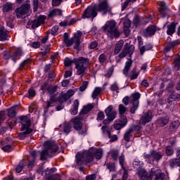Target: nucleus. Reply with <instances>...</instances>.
<instances>
[{"mask_svg":"<svg viewBox=\"0 0 180 180\" xmlns=\"http://www.w3.org/2000/svg\"><path fill=\"white\" fill-rule=\"evenodd\" d=\"M102 154H103V150L101 148L86 151L81 155H77L76 163L79 167H82V165L92 162L94 157H96L97 160H101Z\"/></svg>","mask_w":180,"mask_h":180,"instance_id":"obj_1","label":"nucleus"},{"mask_svg":"<svg viewBox=\"0 0 180 180\" xmlns=\"http://www.w3.org/2000/svg\"><path fill=\"white\" fill-rule=\"evenodd\" d=\"M102 29L110 39H117L120 37V32L117 30V23L115 20L108 21Z\"/></svg>","mask_w":180,"mask_h":180,"instance_id":"obj_2","label":"nucleus"},{"mask_svg":"<svg viewBox=\"0 0 180 180\" xmlns=\"http://www.w3.org/2000/svg\"><path fill=\"white\" fill-rule=\"evenodd\" d=\"M44 146V149L41 153L40 160H41V161L47 160V157H53L58 151V146H57L56 143H53L50 141H46Z\"/></svg>","mask_w":180,"mask_h":180,"instance_id":"obj_3","label":"nucleus"},{"mask_svg":"<svg viewBox=\"0 0 180 180\" xmlns=\"http://www.w3.org/2000/svg\"><path fill=\"white\" fill-rule=\"evenodd\" d=\"M141 96V94L140 93L136 92L134 93L131 95V96L129 98V96H125L122 99V103L127 106L129 105V102L130 101L131 103H132V106L130 108V113L132 115H134L136 113V110L139 109V105L140 103L139 99Z\"/></svg>","mask_w":180,"mask_h":180,"instance_id":"obj_4","label":"nucleus"},{"mask_svg":"<svg viewBox=\"0 0 180 180\" xmlns=\"http://www.w3.org/2000/svg\"><path fill=\"white\" fill-rule=\"evenodd\" d=\"M20 123H21V130L24 131L22 132L19 136V139L21 140H25L26 139V134H30L33 129H30V126H32V121L27 116H21L20 117Z\"/></svg>","mask_w":180,"mask_h":180,"instance_id":"obj_5","label":"nucleus"},{"mask_svg":"<svg viewBox=\"0 0 180 180\" xmlns=\"http://www.w3.org/2000/svg\"><path fill=\"white\" fill-rule=\"evenodd\" d=\"M17 19H22L25 15L29 16L32 13L30 4L25 3L15 10Z\"/></svg>","mask_w":180,"mask_h":180,"instance_id":"obj_6","label":"nucleus"},{"mask_svg":"<svg viewBox=\"0 0 180 180\" xmlns=\"http://www.w3.org/2000/svg\"><path fill=\"white\" fill-rule=\"evenodd\" d=\"M71 124L73 126V129L78 131L79 134L82 136L88 131V127L86 126H82V122H81V118L79 117H75L70 120Z\"/></svg>","mask_w":180,"mask_h":180,"instance_id":"obj_7","label":"nucleus"},{"mask_svg":"<svg viewBox=\"0 0 180 180\" xmlns=\"http://www.w3.org/2000/svg\"><path fill=\"white\" fill-rule=\"evenodd\" d=\"M143 158L146 160L148 164H151L152 162H154V161L158 162L160 160L162 159V153L160 151L153 150H150V153H145L143 154Z\"/></svg>","mask_w":180,"mask_h":180,"instance_id":"obj_8","label":"nucleus"},{"mask_svg":"<svg viewBox=\"0 0 180 180\" xmlns=\"http://www.w3.org/2000/svg\"><path fill=\"white\" fill-rule=\"evenodd\" d=\"M82 36V32L77 31L75 33L74 36L70 39L69 43L68 44L67 47H71L73 46V49L75 50H80V44H81V37Z\"/></svg>","mask_w":180,"mask_h":180,"instance_id":"obj_9","label":"nucleus"},{"mask_svg":"<svg viewBox=\"0 0 180 180\" xmlns=\"http://www.w3.org/2000/svg\"><path fill=\"white\" fill-rule=\"evenodd\" d=\"M140 180H153V175H154V169H151L148 173L144 169H139L136 172Z\"/></svg>","mask_w":180,"mask_h":180,"instance_id":"obj_10","label":"nucleus"},{"mask_svg":"<svg viewBox=\"0 0 180 180\" xmlns=\"http://www.w3.org/2000/svg\"><path fill=\"white\" fill-rule=\"evenodd\" d=\"M96 11H97V12H103L104 15H106L108 12L112 11V8L109 6V4H108V1L103 0L100 1L96 6Z\"/></svg>","mask_w":180,"mask_h":180,"instance_id":"obj_11","label":"nucleus"},{"mask_svg":"<svg viewBox=\"0 0 180 180\" xmlns=\"http://www.w3.org/2000/svg\"><path fill=\"white\" fill-rule=\"evenodd\" d=\"M98 16V12H96V8L89 6L83 13L82 14V19H86L89 18H96Z\"/></svg>","mask_w":180,"mask_h":180,"instance_id":"obj_12","label":"nucleus"},{"mask_svg":"<svg viewBox=\"0 0 180 180\" xmlns=\"http://www.w3.org/2000/svg\"><path fill=\"white\" fill-rule=\"evenodd\" d=\"M120 117L118 120L114 122V129H115V130H120L127 126V117L126 116H121Z\"/></svg>","mask_w":180,"mask_h":180,"instance_id":"obj_13","label":"nucleus"},{"mask_svg":"<svg viewBox=\"0 0 180 180\" xmlns=\"http://www.w3.org/2000/svg\"><path fill=\"white\" fill-rule=\"evenodd\" d=\"M153 119V112L151 111L148 110L145 113L142 115L139 120V124H141L142 126H146L147 123H150Z\"/></svg>","mask_w":180,"mask_h":180,"instance_id":"obj_14","label":"nucleus"},{"mask_svg":"<svg viewBox=\"0 0 180 180\" xmlns=\"http://www.w3.org/2000/svg\"><path fill=\"white\" fill-rule=\"evenodd\" d=\"M46 20V15H39L38 18H35L32 22H29L28 25H31L32 29H36L41 26V25H44Z\"/></svg>","mask_w":180,"mask_h":180,"instance_id":"obj_15","label":"nucleus"},{"mask_svg":"<svg viewBox=\"0 0 180 180\" xmlns=\"http://www.w3.org/2000/svg\"><path fill=\"white\" fill-rule=\"evenodd\" d=\"M73 63L74 64H79V65L86 67V68H88V67L91 65V60H89V58L85 57H79L75 58Z\"/></svg>","mask_w":180,"mask_h":180,"instance_id":"obj_16","label":"nucleus"},{"mask_svg":"<svg viewBox=\"0 0 180 180\" xmlns=\"http://www.w3.org/2000/svg\"><path fill=\"white\" fill-rule=\"evenodd\" d=\"M105 113L110 120H115L116 119V116L117 115V112L115 110H113V106L109 105L107 108L105 110Z\"/></svg>","mask_w":180,"mask_h":180,"instance_id":"obj_17","label":"nucleus"},{"mask_svg":"<svg viewBox=\"0 0 180 180\" xmlns=\"http://www.w3.org/2000/svg\"><path fill=\"white\" fill-rule=\"evenodd\" d=\"M155 32H157V28H155V26H149L145 31H143V36L144 37H150L151 36H154V34H155Z\"/></svg>","mask_w":180,"mask_h":180,"instance_id":"obj_18","label":"nucleus"},{"mask_svg":"<svg viewBox=\"0 0 180 180\" xmlns=\"http://www.w3.org/2000/svg\"><path fill=\"white\" fill-rule=\"evenodd\" d=\"M153 174L155 175V180H169V177L165 175V174L162 173L160 169L154 171Z\"/></svg>","mask_w":180,"mask_h":180,"instance_id":"obj_19","label":"nucleus"},{"mask_svg":"<svg viewBox=\"0 0 180 180\" xmlns=\"http://www.w3.org/2000/svg\"><path fill=\"white\" fill-rule=\"evenodd\" d=\"M95 108V103H89L86 105H84L79 112L80 115H88L92 109Z\"/></svg>","mask_w":180,"mask_h":180,"instance_id":"obj_20","label":"nucleus"},{"mask_svg":"<svg viewBox=\"0 0 180 180\" xmlns=\"http://www.w3.org/2000/svg\"><path fill=\"white\" fill-rule=\"evenodd\" d=\"M131 65H133V60L131 59H129L126 63L124 68L123 69V74L125 77H129V71H130V68H131Z\"/></svg>","mask_w":180,"mask_h":180,"instance_id":"obj_21","label":"nucleus"},{"mask_svg":"<svg viewBox=\"0 0 180 180\" xmlns=\"http://www.w3.org/2000/svg\"><path fill=\"white\" fill-rule=\"evenodd\" d=\"M170 40H171V37H169L167 40V45L165 48V50L166 51H169V50H171V49H174V47H175V46H178V44H179L178 41H171Z\"/></svg>","mask_w":180,"mask_h":180,"instance_id":"obj_22","label":"nucleus"},{"mask_svg":"<svg viewBox=\"0 0 180 180\" xmlns=\"http://www.w3.org/2000/svg\"><path fill=\"white\" fill-rule=\"evenodd\" d=\"M23 56V51L22 49H17L16 51L11 56V58L14 63H16L18 60L20 59V57Z\"/></svg>","mask_w":180,"mask_h":180,"instance_id":"obj_23","label":"nucleus"},{"mask_svg":"<svg viewBox=\"0 0 180 180\" xmlns=\"http://www.w3.org/2000/svg\"><path fill=\"white\" fill-rule=\"evenodd\" d=\"M158 5L160 6L159 7V12H160V13H162V15H163V16H166L167 13L168 12V8L165 5V2L159 1Z\"/></svg>","mask_w":180,"mask_h":180,"instance_id":"obj_24","label":"nucleus"},{"mask_svg":"<svg viewBox=\"0 0 180 180\" xmlns=\"http://www.w3.org/2000/svg\"><path fill=\"white\" fill-rule=\"evenodd\" d=\"M179 126H180L179 120H175L172 122V123L169 127V131H170V133H175V131H176Z\"/></svg>","mask_w":180,"mask_h":180,"instance_id":"obj_25","label":"nucleus"},{"mask_svg":"<svg viewBox=\"0 0 180 180\" xmlns=\"http://www.w3.org/2000/svg\"><path fill=\"white\" fill-rule=\"evenodd\" d=\"M8 32L5 27H0V41H4L5 40H8Z\"/></svg>","mask_w":180,"mask_h":180,"instance_id":"obj_26","label":"nucleus"},{"mask_svg":"<svg viewBox=\"0 0 180 180\" xmlns=\"http://www.w3.org/2000/svg\"><path fill=\"white\" fill-rule=\"evenodd\" d=\"M77 22V19L75 18H67L65 20L60 22V26L65 27V26H71V25Z\"/></svg>","mask_w":180,"mask_h":180,"instance_id":"obj_27","label":"nucleus"},{"mask_svg":"<svg viewBox=\"0 0 180 180\" xmlns=\"http://www.w3.org/2000/svg\"><path fill=\"white\" fill-rule=\"evenodd\" d=\"M75 68L77 70L76 74L77 75H84L85 74V71H86V68L85 66L79 65L78 63H75Z\"/></svg>","mask_w":180,"mask_h":180,"instance_id":"obj_28","label":"nucleus"},{"mask_svg":"<svg viewBox=\"0 0 180 180\" xmlns=\"http://www.w3.org/2000/svg\"><path fill=\"white\" fill-rule=\"evenodd\" d=\"M49 53H50V45L44 46L39 53V56H41L43 58H47Z\"/></svg>","mask_w":180,"mask_h":180,"instance_id":"obj_29","label":"nucleus"},{"mask_svg":"<svg viewBox=\"0 0 180 180\" xmlns=\"http://www.w3.org/2000/svg\"><path fill=\"white\" fill-rule=\"evenodd\" d=\"M175 101H180V94L171 93L167 98L169 105H172V102H175Z\"/></svg>","mask_w":180,"mask_h":180,"instance_id":"obj_30","label":"nucleus"},{"mask_svg":"<svg viewBox=\"0 0 180 180\" xmlns=\"http://www.w3.org/2000/svg\"><path fill=\"white\" fill-rule=\"evenodd\" d=\"M30 155L31 157L28 158V167H32L34 165V160H36V157L37 156V152L36 150L31 151Z\"/></svg>","mask_w":180,"mask_h":180,"instance_id":"obj_31","label":"nucleus"},{"mask_svg":"<svg viewBox=\"0 0 180 180\" xmlns=\"http://www.w3.org/2000/svg\"><path fill=\"white\" fill-rule=\"evenodd\" d=\"M63 11L61 9L55 8L51 11L48 15L49 18H54V16H61Z\"/></svg>","mask_w":180,"mask_h":180,"instance_id":"obj_32","label":"nucleus"},{"mask_svg":"<svg viewBox=\"0 0 180 180\" xmlns=\"http://www.w3.org/2000/svg\"><path fill=\"white\" fill-rule=\"evenodd\" d=\"M151 49H153V45H151V44H146L144 46L139 47L141 56H143L144 53H146V51H148L151 50Z\"/></svg>","mask_w":180,"mask_h":180,"instance_id":"obj_33","label":"nucleus"},{"mask_svg":"<svg viewBox=\"0 0 180 180\" xmlns=\"http://www.w3.org/2000/svg\"><path fill=\"white\" fill-rule=\"evenodd\" d=\"M176 25L175 22H172L170 25H167V33L169 36H172L175 33V29Z\"/></svg>","mask_w":180,"mask_h":180,"instance_id":"obj_34","label":"nucleus"},{"mask_svg":"<svg viewBox=\"0 0 180 180\" xmlns=\"http://www.w3.org/2000/svg\"><path fill=\"white\" fill-rule=\"evenodd\" d=\"M169 165L171 168H175V167H180V159L178 158H173L169 160Z\"/></svg>","mask_w":180,"mask_h":180,"instance_id":"obj_35","label":"nucleus"},{"mask_svg":"<svg viewBox=\"0 0 180 180\" xmlns=\"http://www.w3.org/2000/svg\"><path fill=\"white\" fill-rule=\"evenodd\" d=\"M139 75H140V72L137 71V68H134L130 72L129 78L130 79H137L139 78Z\"/></svg>","mask_w":180,"mask_h":180,"instance_id":"obj_36","label":"nucleus"},{"mask_svg":"<svg viewBox=\"0 0 180 180\" xmlns=\"http://www.w3.org/2000/svg\"><path fill=\"white\" fill-rule=\"evenodd\" d=\"M123 44H124L123 40H120L117 43L114 49L115 54H119L120 53V51L123 49Z\"/></svg>","mask_w":180,"mask_h":180,"instance_id":"obj_37","label":"nucleus"},{"mask_svg":"<svg viewBox=\"0 0 180 180\" xmlns=\"http://www.w3.org/2000/svg\"><path fill=\"white\" fill-rule=\"evenodd\" d=\"M124 50L127 53V55L131 56V54L134 53V46L133 45L129 46L127 44H125Z\"/></svg>","mask_w":180,"mask_h":180,"instance_id":"obj_38","label":"nucleus"},{"mask_svg":"<svg viewBox=\"0 0 180 180\" xmlns=\"http://www.w3.org/2000/svg\"><path fill=\"white\" fill-rule=\"evenodd\" d=\"M131 133H133L132 128L127 129L124 134V140L125 141H127V143H129V141H130V137H131V136H133L131 134Z\"/></svg>","mask_w":180,"mask_h":180,"instance_id":"obj_39","label":"nucleus"},{"mask_svg":"<svg viewBox=\"0 0 180 180\" xmlns=\"http://www.w3.org/2000/svg\"><path fill=\"white\" fill-rule=\"evenodd\" d=\"M71 129H72V125L71 124V121L69 122L65 123L63 124V131L66 134L71 132Z\"/></svg>","mask_w":180,"mask_h":180,"instance_id":"obj_40","label":"nucleus"},{"mask_svg":"<svg viewBox=\"0 0 180 180\" xmlns=\"http://www.w3.org/2000/svg\"><path fill=\"white\" fill-rule=\"evenodd\" d=\"M79 107V101L75 100L73 103V110L71 112V115L75 116L78 113V108Z\"/></svg>","mask_w":180,"mask_h":180,"instance_id":"obj_41","label":"nucleus"},{"mask_svg":"<svg viewBox=\"0 0 180 180\" xmlns=\"http://www.w3.org/2000/svg\"><path fill=\"white\" fill-rule=\"evenodd\" d=\"M109 155L114 160V161H117V158H119V150L112 149L110 150Z\"/></svg>","mask_w":180,"mask_h":180,"instance_id":"obj_42","label":"nucleus"},{"mask_svg":"<svg viewBox=\"0 0 180 180\" xmlns=\"http://www.w3.org/2000/svg\"><path fill=\"white\" fill-rule=\"evenodd\" d=\"M13 8V4L11 2H6L3 6V12H9Z\"/></svg>","mask_w":180,"mask_h":180,"instance_id":"obj_43","label":"nucleus"},{"mask_svg":"<svg viewBox=\"0 0 180 180\" xmlns=\"http://www.w3.org/2000/svg\"><path fill=\"white\" fill-rule=\"evenodd\" d=\"M127 110V108H126V106H124L123 104L119 105L118 112H119L120 117L125 116L124 113L126 112Z\"/></svg>","mask_w":180,"mask_h":180,"instance_id":"obj_44","label":"nucleus"},{"mask_svg":"<svg viewBox=\"0 0 180 180\" xmlns=\"http://www.w3.org/2000/svg\"><path fill=\"white\" fill-rule=\"evenodd\" d=\"M101 92H102V88L96 87L91 94V98H93V99H96V98L99 96V94H101Z\"/></svg>","mask_w":180,"mask_h":180,"instance_id":"obj_45","label":"nucleus"},{"mask_svg":"<svg viewBox=\"0 0 180 180\" xmlns=\"http://www.w3.org/2000/svg\"><path fill=\"white\" fill-rule=\"evenodd\" d=\"M23 167H25V162L23 160H21L19 164L15 167V172L18 174H20L22 171L23 170Z\"/></svg>","mask_w":180,"mask_h":180,"instance_id":"obj_46","label":"nucleus"},{"mask_svg":"<svg viewBox=\"0 0 180 180\" xmlns=\"http://www.w3.org/2000/svg\"><path fill=\"white\" fill-rule=\"evenodd\" d=\"M174 68L176 71H179L180 70V56H178L174 59Z\"/></svg>","mask_w":180,"mask_h":180,"instance_id":"obj_47","label":"nucleus"},{"mask_svg":"<svg viewBox=\"0 0 180 180\" xmlns=\"http://www.w3.org/2000/svg\"><path fill=\"white\" fill-rule=\"evenodd\" d=\"M160 124H163V126H167L168 122H169V117L165 116V117H162L158 120Z\"/></svg>","mask_w":180,"mask_h":180,"instance_id":"obj_48","label":"nucleus"},{"mask_svg":"<svg viewBox=\"0 0 180 180\" xmlns=\"http://www.w3.org/2000/svg\"><path fill=\"white\" fill-rule=\"evenodd\" d=\"M56 98L54 96H51L50 101H47L46 104V108L49 109V108H53L54 106V104L56 103Z\"/></svg>","mask_w":180,"mask_h":180,"instance_id":"obj_49","label":"nucleus"},{"mask_svg":"<svg viewBox=\"0 0 180 180\" xmlns=\"http://www.w3.org/2000/svg\"><path fill=\"white\" fill-rule=\"evenodd\" d=\"M8 117H15L16 116V107H11L8 109Z\"/></svg>","mask_w":180,"mask_h":180,"instance_id":"obj_50","label":"nucleus"},{"mask_svg":"<svg viewBox=\"0 0 180 180\" xmlns=\"http://www.w3.org/2000/svg\"><path fill=\"white\" fill-rule=\"evenodd\" d=\"M165 153L169 157L171 155H174V147L171 146H167L165 148Z\"/></svg>","mask_w":180,"mask_h":180,"instance_id":"obj_51","label":"nucleus"},{"mask_svg":"<svg viewBox=\"0 0 180 180\" xmlns=\"http://www.w3.org/2000/svg\"><path fill=\"white\" fill-rule=\"evenodd\" d=\"M74 94H75V92L73 90L70 89L69 91H68L66 94H65L63 95V98H64V99H65V101H67V100L70 99V98H71V96H74Z\"/></svg>","mask_w":180,"mask_h":180,"instance_id":"obj_52","label":"nucleus"},{"mask_svg":"<svg viewBox=\"0 0 180 180\" xmlns=\"http://www.w3.org/2000/svg\"><path fill=\"white\" fill-rule=\"evenodd\" d=\"M119 85L117 84V82H115L113 84L110 86V90L113 92H116L117 94H119Z\"/></svg>","mask_w":180,"mask_h":180,"instance_id":"obj_53","label":"nucleus"},{"mask_svg":"<svg viewBox=\"0 0 180 180\" xmlns=\"http://www.w3.org/2000/svg\"><path fill=\"white\" fill-rule=\"evenodd\" d=\"M119 163H120V165H121L122 169H127V168L124 167V156L123 155H121L119 157Z\"/></svg>","mask_w":180,"mask_h":180,"instance_id":"obj_54","label":"nucleus"},{"mask_svg":"<svg viewBox=\"0 0 180 180\" xmlns=\"http://www.w3.org/2000/svg\"><path fill=\"white\" fill-rule=\"evenodd\" d=\"M98 61L100 64H105V62L106 61V55L101 53L98 57Z\"/></svg>","mask_w":180,"mask_h":180,"instance_id":"obj_55","label":"nucleus"},{"mask_svg":"<svg viewBox=\"0 0 180 180\" xmlns=\"http://www.w3.org/2000/svg\"><path fill=\"white\" fill-rule=\"evenodd\" d=\"M47 91L49 95H53L57 91V86L50 85Z\"/></svg>","mask_w":180,"mask_h":180,"instance_id":"obj_56","label":"nucleus"},{"mask_svg":"<svg viewBox=\"0 0 180 180\" xmlns=\"http://www.w3.org/2000/svg\"><path fill=\"white\" fill-rule=\"evenodd\" d=\"M102 133L104 134V136H106L108 137L109 136V134L110 133V131L108 129V126H103L101 127Z\"/></svg>","mask_w":180,"mask_h":180,"instance_id":"obj_57","label":"nucleus"},{"mask_svg":"<svg viewBox=\"0 0 180 180\" xmlns=\"http://www.w3.org/2000/svg\"><path fill=\"white\" fill-rule=\"evenodd\" d=\"M50 87V85L47 82H44L41 86V91L43 92H46V91L49 90V88Z\"/></svg>","mask_w":180,"mask_h":180,"instance_id":"obj_58","label":"nucleus"},{"mask_svg":"<svg viewBox=\"0 0 180 180\" xmlns=\"http://www.w3.org/2000/svg\"><path fill=\"white\" fill-rule=\"evenodd\" d=\"M72 63H74V60H72L71 59H70L68 58H65L64 60V65H65V67L71 66Z\"/></svg>","mask_w":180,"mask_h":180,"instance_id":"obj_59","label":"nucleus"},{"mask_svg":"<svg viewBox=\"0 0 180 180\" xmlns=\"http://www.w3.org/2000/svg\"><path fill=\"white\" fill-rule=\"evenodd\" d=\"M57 32H58V25H55L51 30V34L56 36V34H57Z\"/></svg>","mask_w":180,"mask_h":180,"instance_id":"obj_60","label":"nucleus"},{"mask_svg":"<svg viewBox=\"0 0 180 180\" xmlns=\"http://www.w3.org/2000/svg\"><path fill=\"white\" fill-rule=\"evenodd\" d=\"M88 84H89L88 82H84L81 85V86L79 87V91L81 92H84V91H85V89L88 88Z\"/></svg>","mask_w":180,"mask_h":180,"instance_id":"obj_61","label":"nucleus"},{"mask_svg":"<svg viewBox=\"0 0 180 180\" xmlns=\"http://www.w3.org/2000/svg\"><path fill=\"white\" fill-rule=\"evenodd\" d=\"M122 170L124 171L122 180H127V178H129V170L127 169H122Z\"/></svg>","mask_w":180,"mask_h":180,"instance_id":"obj_62","label":"nucleus"},{"mask_svg":"<svg viewBox=\"0 0 180 180\" xmlns=\"http://www.w3.org/2000/svg\"><path fill=\"white\" fill-rule=\"evenodd\" d=\"M28 95L30 98L36 96V91L33 89V88L30 89L28 91Z\"/></svg>","mask_w":180,"mask_h":180,"instance_id":"obj_63","label":"nucleus"},{"mask_svg":"<svg viewBox=\"0 0 180 180\" xmlns=\"http://www.w3.org/2000/svg\"><path fill=\"white\" fill-rule=\"evenodd\" d=\"M63 41L66 44V46H68L70 43V39H68V33L67 32H65L63 35Z\"/></svg>","mask_w":180,"mask_h":180,"instance_id":"obj_64","label":"nucleus"}]
</instances>
